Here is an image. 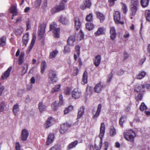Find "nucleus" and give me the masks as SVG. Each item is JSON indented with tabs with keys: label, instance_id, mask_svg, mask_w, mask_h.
I'll return each instance as SVG.
<instances>
[{
	"label": "nucleus",
	"instance_id": "nucleus-15",
	"mask_svg": "<svg viewBox=\"0 0 150 150\" xmlns=\"http://www.w3.org/2000/svg\"><path fill=\"white\" fill-rule=\"evenodd\" d=\"M53 121L54 119L52 117H49L45 124V127L47 128L50 127L52 124Z\"/></svg>",
	"mask_w": 150,
	"mask_h": 150
},
{
	"label": "nucleus",
	"instance_id": "nucleus-10",
	"mask_svg": "<svg viewBox=\"0 0 150 150\" xmlns=\"http://www.w3.org/2000/svg\"><path fill=\"white\" fill-rule=\"evenodd\" d=\"M110 33L111 39L112 40H115L116 36V33L115 27H111L110 28Z\"/></svg>",
	"mask_w": 150,
	"mask_h": 150
},
{
	"label": "nucleus",
	"instance_id": "nucleus-62",
	"mask_svg": "<svg viewBox=\"0 0 150 150\" xmlns=\"http://www.w3.org/2000/svg\"><path fill=\"white\" fill-rule=\"evenodd\" d=\"M112 74L111 73H110L108 75V79L107 80V81L108 82H109L110 81L111 79H112Z\"/></svg>",
	"mask_w": 150,
	"mask_h": 150
},
{
	"label": "nucleus",
	"instance_id": "nucleus-51",
	"mask_svg": "<svg viewBox=\"0 0 150 150\" xmlns=\"http://www.w3.org/2000/svg\"><path fill=\"white\" fill-rule=\"evenodd\" d=\"M70 49L68 46H66L64 47L63 52L64 54H67L70 52Z\"/></svg>",
	"mask_w": 150,
	"mask_h": 150
},
{
	"label": "nucleus",
	"instance_id": "nucleus-35",
	"mask_svg": "<svg viewBox=\"0 0 150 150\" xmlns=\"http://www.w3.org/2000/svg\"><path fill=\"white\" fill-rule=\"evenodd\" d=\"M59 106L57 102L55 101L52 103L51 108L54 110L56 111Z\"/></svg>",
	"mask_w": 150,
	"mask_h": 150
},
{
	"label": "nucleus",
	"instance_id": "nucleus-58",
	"mask_svg": "<svg viewBox=\"0 0 150 150\" xmlns=\"http://www.w3.org/2000/svg\"><path fill=\"white\" fill-rule=\"evenodd\" d=\"M146 60L145 56H143V57L139 60V64L141 65Z\"/></svg>",
	"mask_w": 150,
	"mask_h": 150
},
{
	"label": "nucleus",
	"instance_id": "nucleus-25",
	"mask_svg": "<svg viewBox=\"0 0 150 150\" xmlns=\"http://www.w3.org/2000/svg\"><path fill=\"white\" fill-rule=\"evenodd\" d=\"M54 139V135L53 134H51L49 135L47 138V140L46 142L47 144L49 145L53 141Z\"/></svg>",
	"mask_w": 150,
	"mask_h": 150
},
{
	"label": "nucleus",
	"instance_id": "nucleus-22",
	"mask_svg": "<svg viewBox=\"0 0 150 150\" xmlns=\"http://www.w3.org/2000/svg\"><path fill=\"white\" fill-rule=\"evenodd\" d=\"M29 34L28 33L24 35L23 38L22 42L23 44L26 45L29 40Z\"/></svg>",
	"mask_w": 150,
	"mask_h": 150
},
{
	"label": "nucleus",
	"instance_id": "nucleus-50",
	"mask_svg": "<svg viewBox=\"0 0 150 150\" xmlns=\"http://www.w3.org/2000/svg\"><path fill=\"white\" fill-rule=\"evenodd\" d=\"M147 108V107L144 103L142 102L140 106V110L141 111H144Z\"/></svg>",
	"mask_w": 150,
	"mask_h": 150
},
{
	"label": "nucleus",
	"instance_id": "nucleus-5",
	"mask_svg": "<svg viewBox=\"0 0 150 150\" xmlns=\"http://www.w3.org/2000/svg\"><path fill=\"white\" fill-rule=\"evenodd\" d=\"M105 124L103 122L101 123L100 127V133L99 134V137L100 139L99 146L101 148L102 145V139L103 138L105 131Z\"/></svg>",
	"mask_w": 150,
	"mask_h": 150
},
{
	"label": "nucleus",
	"instance_id": "nucleus-11",
	"mask_svg": "<svg viewBox=\"0 0 150 150\" xmlns=\"http://www.w3.org/2000/svg\"><path fill=\"white\" fill-rule=\"evenodd\" d=\"M72 96L75 99L78 98L81 96V92L78 89H74L71 92Z\"/></svg>",
	"mask_w": 150,
	"mask_h": 150
},
{
	"label": "nucleus",
	"instance_id": "nucleus-42",
	"mask_svg": "<svg viewBox=\"0 0 150 150\" xmlns=\"http://www.w3.org/2000/svg\"><path fill=\"white\" fill-rule=\"evenodd\" d=\"M61 87L60 85H58L55 86L54 87L52 88L51 90V92L52 93L58 91L59 90Z\"/></svg>",
	"mask_w": 150,
	"mask_h": 150
},
{
	"label": "nucleus",
	"instance_id": "nucleus-34",
	"mask_svg": "<svg viewBox=\"0 0 150 150\" xmlns=\"http://www.w3.org/2000/svg\"><path fill=\"white\" fill-rule=\"evenodd\" d=\"M58 53V51L56 50L52 51L50 53L49 58L52 59L55 58Z\"/></svg>",
	"mask_w": 150,
	"mask_h": 150
},
{
	"label": "nucleus",
	"instance_id": "nucleus-59",
	"mask_svg": "<svg viewBox=\"0 0 150 150\" xmlns=\"http://www.w3.org/2000/svg\"><path fill=\"white\" fill-rule=\"evenodd\" d=\"M16 150H20L21 146L18 142H16Z\"/></svg>",
	"mask_w": 150,
	"mask_h": 150
},
{
	"label": "nucleus",
	"instance_id": "nucleus-29",
	"mask_svg": "<svg viewBox=\"0 0 150 150\" xmlns=\"http://www.w3.org/2000/svg\"><path fill=\"white\" fill-rule=\"evenodd\" d=\"M19 107L17 104L14 105L13 108V111L15 116L17 115L18 112L19 111Z\"/></svg>",
	"mask_w": 150,
	"mask_h": 150
},
{
	"label": "nucleus",
	"instance_id": "nucleus-33",
	"mask_svg": "<svg viewBox=\"0 0 150 150\" xmlns=\"http://www.w3.org/2000/svg\"><path fill=\"white\" fill-rule=\"evenodd\" d=\"M38 107L40 112H42L45 110L46 107L42 102H40L38 104Z\"/></svg>",
	"mask_w": 150,
	"mask_h": 150
},
{
	"label": "nucleus",
	"instance_id": "nucleus-38",
	"mask_svg": "<svg viewBox=\"0 0 150 150\" xmlns=\"http://www.w3.org/2000/svg\"><path fill=\"white\" fill-rule=\"evenodd\" d=\"M84 34L82 31L80 30L77 37V40L80 41L83 38Z\"/></svg>",
	"mask_w": 150,
	"mask_h": 150
},
{
	"label": "nucleus",
	"instance_id": "nucleus-17",
	"mask_svg": "<svg viewBox=\"0 0 150 150\" xmlns=\"http://www.w3.org/2000/svg\"><path fill=\"white\" fill-rule=\"evenodd\" d=\"M75 28L76 30H78L80 28L81 23L78 18L76 17L74 20Z\"/></svg>",
	"mask_w": 150,
	"mask_h": 150
},
{
	"label": "nucleus",
	"instance_id": "nucleus-63",
	"mask_svg": "<svg viewBox=\"0 0 150 150\" xmlns=\"http://www.w3.org/2000/svg\"><path fill=\"white\" fill-rule=\"evenodd\" d=\"M124 73V71L122 70H119L117 72V74L118 75H121L123 74Z\"/></svg>",
	"mask_w": 150,
	"mask_h": 150
},
{
	"label": "nucleus",
	"instance_id": "nucleus-7",
	"mask_svg": "<svg viewBox=\"0 0 150 150\" xmlns=\"http://www.w3.org/2000/svg\"><path fill=\"white\" fill-rule=\"evenodd\" d=\"M64 8L65 6L64 4L61 3L59 5H57L56 7L52 9V13H55L58 11L64 10Z\"/></svg>",
	"mask_w": 150,
	"mask_h": 150
},
{
	"label": "nucleus",
	"instance_id": "nucleus-41",
	"mask_svg": "<svg viewBox=\"0 0 150 150\" xmlns=\"http://www.w3.org/2000/svg\"><path fill=\"white\" fill-rule=\"evenodd\" d=\"M145 16L146 20L150 22V10H146V11Z\"/></svg>",
	"mask_w": 150,
	"mask_h": 150
},
{
	"label": "nucleus",
	"instance_id": "nucleus-56",
	"mask_svg": "<svg viewBox=\"0 0 150 150\" xmlns=\"http://www.w3.org/2000/svg\"><path fill=\"white\" fill-rule=\"evenodd\" d=\"M80 47L79 45H77L76 47V53H77L78 56H79L80 54Z\"/></svg>",
	"mask_w": 150,
	"mask_h": 150
},
{
	"label": "nucleus",
	"instance_id": "nucleus-14",
	"mask_svg": "<svg viewBox=\"0 0 150 150\" xmlns=\"http://www.w3.org/2000/svg\"><path fill=\"white\" fill-rule=\"evenodd\" d=\"M59 21L63 25H66L69 23V21L66 17L61 16L59 19Z\"/></svg>",
	"mask_w": 150,
	"mask_h": 150
},
{
	"label": "nucleus",
	"instance_id": "nucleus-61",
	"mask_svg": "<svg viewBox=\"0 0 150 150\" xmlns=\"http://www.w3.org/2000/svg\"><path fill=\"white\" fill-rule=\"evenodd\" d=\"M116 0H108L109 6H111L113 5L115 3V1Z\"/></svg>",
	"mask_w": 150,
	"mask_h": 150
},
{
	"label": "nucleus",
	"instance_id": "nucleus-27",
	"mask_svg": "<svg viewBox=\"0 0 150 150\" xmlns=\"http://www.w3.org/2000/svg\"><path fill=\"white\" fill-rule=\"evenodd\" d=\"M28 67V65L27 64H24L22 68L21 75L23 76L26 73Z\"/></svg>",
	"mask_w": 150,
	"mask_h": 150
},
{
	"label": "nucleus",
	"instance_id": "nucleus-31",
	"mask_svg": "<svg viewBox=\"0 0 150 150\" xmlns=\"http://www.w3.org/2000/svg\"><path fill=\"white\" fill-rule=\"evenodd\" d=\"M84 108L83 107H81L78 110L77 117L80 118L83 115L84 113Z\"/></svg>",
	"mask_w": 150,
	"mask_h": 150
},
{
	"label": "nucleus",
	"instance_id": "nucleus-39",
	"mask_svg": "<svg viewBox=\"0 0 150 150\" xmlns=\"http://www.w3.org/2000/svg\"><path fill=\"white\" fill-rule=\"evenodd\" d=\"M24 55L25 53L23 52H22L20 55L19 58L18 59L19 64L20 65L23 62Z\"/></svg>",
	"mask_w": 150,
	"mask_h": 150
},
{
	"label": "nucleus",
	"instance_id": "nucleus-37",
	"mask_svg": "<svg viewBox=\"0 0 150 150\" xmlns=\"http://www.w3.org/2000/svg\"><path fill=\"white\" fill-rule=\"evenodd\" d=\"M104 31V29L103 28H99L97 30L95 33V34L96 35H100L103 34Z\"/></svg>",
	"mask_w": 150,
	"mask_h": 150
},
{
	"label": "nucleus",
	"instance_id": "nucleus-43",
	"mask_svg": "<svg viewBox=\"0 0 150 150\" xmlns=\"http://www.w3.org/2000/svg\"><path fill=\"white\" fill-rule=\"evenodd\" d=\"M6 44V38L5 37H2L0 38V46H2Z\"/></svg>",
	"mask_w": 150,
	"mask_h": 150
},
{
	"label": "nucleus",
	"instance_id": "nucleus-24",
	"mask_svg": "<svg viewBox=\"0 0 150 150\" xmlns=\"http://www.w3.org/2000/svg\"><path fill=\"white\" fill-rule=\"evenodd\" d=\"M10 11L11 13L13 14V16L16 15V14L17 13L16 6L14 5H12L10 9Z\"/></svg>",
	"mask_w": 150,
	"mask_h": 150
},
{
	"label": "nucleus",
	"instance_id": "nucleus-1",
	"mask_svg": "<svg viewBox=\"0 0 150 150\" xmlns=\"http://www.w3.org/2000/svg\"><path fill=\"white\" fill-rule=\"evenodd\" d=\"M124 136L126 140L133 142L135 137V133L132 130H128L124 132Z\"/></svg>",
	"mask_w": 150,
	"mask_h": 150
},
{
	"label": "nucleus",
	"instance_id": "nucleus-18",
	"mask_svg": "<svg viewBox=\"0 0 150 150\" xmlns=\"http://www.w3.org/2000/svg\"><path fill=\"white\" fill-rule=\"evenodd\" d=\"M75 40V35L71 36L69 37L67 40V43L69 45L72 46L74 45V42Z\"/></svg>",
	"mask_w": 150,
	"mask_h": 150
},
{
	"label": "nucleus",
	"instance_id": "nucleus-47",
	"mask_svg": "<svg viewBox=\"0 0 150 150\" xmlns=\"http://www.w3.org/2000/svg\"><path fill=\"white\" fill-rule=\"evenodd\" d=\"M150 85L148 84H146L144 85H143L142 86V88L143 89L142 90H139V91H137L138 92H139L141 91H143L144 89H150Z\"/></svg>",
	"mask_w": 150,
	"mask_h": 150
},
{
	"label": "nucleus",
	"instance_id": "nucleus-40",
	"mask_svg": "<svg viewBox=\"0 0 150 150\" xmlns=\"http://www.w3.org/2000/svg\"><path fill=\"white\" fill-rule=\"evenodd\" d=\"M86 28L89 30H92L94 27L93 25L90 23H87L86 24Z\"/></svg>",
	"mask_w": 150,
	"mask_h": 150
},
{
	"label": "nucleus",
	"instance_id": "nucleus-32",
	"mask_svg": "<svg viewBox=\"0 0 150 150\" xmlns=\"http://www.w3.org/2000/svg\"><path fill=\"white\" fill-rule=\"evenodd\" d=\"M23 31V28L21 27H19L16 29L15 33L16 35H20L22 34Z\"/></svg>",
	"mask_w": 150,
	"mask_h": 150
},
{
	"label": "nucleus",
	"instance_id": "nucleus-57",
	"mask_svg": "<svg viewBox=\"0 0 150 150\" xmlns=\"http://www.w3.org/2000/svg\"><path fill=\"white\" fill-rule=\"evenodd\" d=\"M60 147L58 145H55L51 147L49 150H59Z\"/></svg>",
	"mask_w": 150,
	"mask_h": 150
},
{
	"label": "nucleus",
	"instance_id": "nucleus-36",
	"mask_svg": "<svg viewBox=\"0 0 150 150\" xmlns=\"http://www.w3.org/2000/svg\"><path fill=\"white\" fill-rule=\"evenodd\" d=\"M149 0H141L140 3L142 6L143 8L147 7L149 4Z\"/></svg>",
	"mask_w": 150,
	"mask_h": 150
},
{
	"label": "nucleus",
	"instance_id": "nucleus-44",
	"mask_svg": "<svg viewBox=\"0 0 150 150\" xmlns=\"http://www.w3.org/2000/svg\"><path fill=\"white\" fill-rule=\"evenodd\" d=\"M46 67V62H43L41 64V72L42 73H43Z\"/></svg>",
	"mask_w": 150,
	"mask_h": 150
},
{
	"label": "nucleus",
	"instance_id": "nucleus-8",
	"mask_svg": "<svg viewBox=\"0 0 150 150\" xmlns=\"http://www.w3.org/2000/svg\"><path fill=\"white\" fill-rule=\"evenodd\" d=\"M29 134V133L27 130L25 129H23L21 134V139L23 141L26 140Z\"/></svg>",
	"mask_w": 150,
	"mask_h": 150
},
{
	"label": "nucleus",
	"instance_id": "nucleus-55",
	"mask_svg": "<svg viewBox=\"0 0 150 150\" xmlns=\"http://www.w3.org/2000/svg\"><path fill=\"white\" fill-rule=\"evenodd\" d=\"M116 134L115 129L114 128H111L110 131V135L111 136H114Z\"/></svg>",
	"mask_w": 150,
	"mask_h": 150
},
{
	"label": "nucleus",
	"instance_id": "nucleus-6",
	"mask_svg": "<svg viewBox=\"0 0 150 150\" xmlns=\"http://www.w3.org/2000/svg\"><path fill=\"white\" fill-rule=\"evenodd\" d=\"M114 20L116 24H123L124 22L120 21V14L119 12L116 11L113 14Z\"/></svg>",
	"mask_w": 150,
	"mask_h": 150
},
{
	"label": "nucleus",
	"instance_id": "nucleus-46",
	"mask_svg": "<svg viewBox=\"0 0 150 150\" xmlns=\"http://www.w3.org/2000/svg\"><path fill=\"white\" fill-rule=\"evenodd\" d=\"M71 91L70 88L69 87H67L64 89V93L66 95H68L70 94Z\"/></svg>",
	"mask_w": 150,
	"mask_h": 150
},
{
	"label": "nucleus",
	"instance_id": "nucleus-23",
	"mask_svg": "<svg viewBox=\"0 0 150 150\" xmlns=\"http://www.w3.org/2000/svg\"><path fill=\"white\" fill-rule=\"evenodd\" d=\"M101 107L102 106L101 104H98L96 112L95 115L93 117V118L95 119L99 116L101 111Z\"/></svg>",
	"mask_w": 150,
	"mask_h": 150
},
{
	"label": "nucleus",
	"instance_id": "nucleus-9",
	"mask_svg": "<svg viewBox=\"0 0 150 150\" xmlns=\"http://www.w3.org/2000/svg\"><path fill=\"white\" fill-rule=\"evenodd\" d=\"M91 5V0H84L83 4L81 6L80 8L83 10L86 8H89Z\"/></svg>",
	"mask_w": 150,
	"mask_h": 150
},
{
	"label": "nucleus",
	"instance_id": "nucleus-16",
	"mask_svg": "<svg viewBox=\"0 0 150 150\" xmlns=\"http://www.w3.org/2000/svg\"><path fill=\"white\" fill-rule=\"evenodd\" d=\"M12 69V67H9L1 76L2 79L4 80L6 79L10 74V72Z\"/></svg>",
	"mask_w": 150,
	"mask_h": 150
},
{
	"label": "nucleus",
	"instance_id": "nucleus-12",
	"mask_svg": "<svg viewBox=\"0 0 150 150\" xmlns=\"http://www.w3.org/2000/svg\"><path fill=\"white\" fill-rule=\"evenodd\" d=\"M36 36L35 35V34L34 33H33V38L30 44L29 47L28 49L26 51L27 53H29L32 49L35 43V42L36 39Z\"/></svg>",
	"mask_w": 150,
	"mask_h": 150
},
{
	"label": "nucleus",
	"instance_id": "nucleus-64",
	"mask_svg": "<svg viewBox=\"0 0 150 150\" xmlns=\"http://www.w3.org/2000/svg\"><path fill=\"white\" fill-rule=\"evenodd\" d=\"M105 144V150H107V148L108 146V142H106L104 143Z\"/></svg>",
	"mask_w": 150,
	"mask_h": 150
},
{
	"label": "nucleus",
	"instance_id": "nucleus-30",
	"mask_svg": "<svg viewBox=\"0 0 150 150\" xmlns=\"http://www.w3.org/2000/svg\"><path fill=\"white\" fill-rule=\"evenodd\" d=\"M146 74V73L144 71H141L137 76L136 78L137 79H140L144 77Z\"/></svg>",
	"mask_w": 150,
	"mask_h": 150
},
{
	"label": "nucleus",
	"instance_id": "nucleus-4",
	"mask_svg": "<svg viewBox=\"0 0 150 150\" xmlns=\"http://www.w3.org/2000/svg\"><path fill=\"white\" fill-rule=\"evenodd\" d=\"M57 80L56 72L53 70H50L49 74L48 81L50 83H54L57 82Z\"/></svg>",
	"mask_w": 150,
	"mask_h": 150
},
{
	"label": "nucleus",
	"instance_id": "nucleus-28",
	"mask_svg": "<svg viewBox=\"0 0 150 150\" xmlns=\"http://www.w3.org/2000/svg\"><path fill=\"white\" fill-rule=\"evenodd\" d=\"M78 143V142L77 141H74L70 144L67 146V150H69L74 147Z\"/></svg>",
	"mask_w": 150,
	"mask_h": 150
},
{
	"label": "nucleus",
	"instance_id": "nucleus-2",
	"mask_svg": "<svg viewBox=\"0 0 150 150\" xmlns=\"http://www.w3.org/2000/svg\"><path fill=\"white\" fill-rule=\"evenodd\" d=\"M130 6L132 11V15L134 16L139 6L138 0H131Z\"/></svg>",
	"mask_w": 150,
	"mask_h": 150
},
{
	"label": "nucleus",
	"instance_id": "nucleus-21",
	"mask_svg": "<svg viewBox=\"0 0 150 150\" xmlns=\"http://www.w3.org/2000/svg\"><path fill=\"white\" fill-rule=\"evenodd\" d=\"M87 71H85L83 75L81 83L83 84H85L87 83Z\"/></svg>",
	"mask_w": 150,
	"mask_h": 150
},
{
	"label": "nucleus",
	"instance_id": "nucleus-60",
	"mask_svg": "<svg viewBox=\"0 0 150 150\" xmlns=\"http://www.w3.org/2000/svg\"><path fill=\"white\" fill-rule=\"evenodd\" d=\"M4 89V86L1 85V83H0V96L2 94V92Z\"/></svg>",
	"mask_w": 150,
	"mask_h": 150
},
{
	"label": "nucleus",
	"instance_id": "nucleus-19",
	"mask_svg": "<svg viewBox=\"0 0 150 150\" xmlns=\"http://www.w3.org/2000/svg\"><path fill=\"white\" fill-rule=\"evenodd\" d=\"M96 14L97 18L100 20V22H102L105 19V16L103 14L98 11L96 12Z\"/></svg>",
	"mask_w": 150,
	"mask_h": 150
},
{
	"label": "nucleus",
	"instance_id": "nucleus-20",
	"mask_svg": "<svg viewBox=\"0 0 150 150\" xmlns=\"http://www.w3.org/2000/svg\"><path fill=\"white\" fill-rule=\"evenodd\" d=\"M103 88V86L101 83L97 84L94 88L95 92L98 93L100 92Z\"/></svg>",
	"mask_w": 150,
	"mask_h": 150
},
{
	"label": "nucleus",
	"instance_id": "nucleus-49",
	"mask_svg": "<svg viewBox=\"0 0 150 150\" xmlns=\"http://www.w3.org/2000/svg\"><path fill=\"white\" fill-rule=\"evenodd\" d=\"M93 15L91 13H90L86 17V20L87 21H91L92 20Z\"/></svg>",
	"mask_w": 150,
	"mask_h": 150
},
{
	"label": "nucleus",
	"instance_id": "nucleus-3",
	"mask_svg": "<svg viewBox=\"0 0 150 150\" xmlns=\"http://www.w3.org/2000/svg\"><path fill=\"white\" fill-rule=\"evenodd\" d=\"M57 25L56 24L53 22L50 25V30H53V32L54 36L56 38H58L59 36L60 29L59 28H57Z\"/></svg>",
	"mask_w": 150,
	"mask_h": 150
},
{
	"label": "nucleus",
	"instance_id": "nucleus-53",
	"mask_svg": "<svg viewBox=\"0 0 150 150\" xmlns=\"http://www.w3.org/2000/svg\"><path fill=\"white\" fill-rule=\"evenodd\" d=\"M67 126L66 124H64L62 127H61V128L60 130V132L61 133L64 134L65 133L67 130V129H64V127L65 126Z\"/></svg>",
	"mask_w": 150,
	"mask_h": 150
},
{
	"label": "nucleus",
	"instance_id": "nucleus-26",
	"mask_svg": "<svg viewBox=\"0 0 150 150\" xmlns=\"http://www.w3.org/2000/svg\"><path fill=\"white\" fill-rule=\"evenodd\" d=\"M101 57L99 55H98L96 56L94 61V64L96 67H98L101 61Z\"/></svg>",
	"mask_w": 150,
	"mask_h": 150
},
{
	"label": "nucleus",
	"instance_id": "nucleus-52",
	"mask_svg": "<svg viewBox=\"0 0 150 150\" xmlns=\"http://www.w3.org/2000/svg\"><path fill=\"white\" fill-rule=\"evenodd\" d=\"M126 117L125 116H122L120 119L119 122L120 125L122 126L123 125L124 122L125 120Z\"/></svg>",
	"mask_w": 150,
	"mask_h": 150
},
{
	"label": "nucleus",
	"instance_id": "nucleus-54",
	"mask_svg": "<svg viewBox=\"0 0 150 150\" xmlns=\"http://www.w3.org/2000/svg\"><path fill=\"white\" fill-rule=\"evenodd\" d=\"M5 105L3 102H0V112H3L4 109Z\"/></svg>",
	"mask_w": 150,
	"mask_h": 150
},
{
	"label": "nucleus",
	"instance_id": "nucleus-48",
	"mask_svg": "<svg viewBox=\"0 0 150 150\" xmlns=\"http://www.w3.org/2000/svg\"><path fill=\"white\" fill-rule=\"evenodd\" d=\"M122 9L124 13H126L127 11V8L126 5L124 4H122Z\"/></svg>",
	"mask_w": 150,
	"mask_h": 150
},
{
	"label": "nucleus",
	"instance_id": "nucleus-13",
	"mask_svg": "<svg viewBox=\"0 0 150 150\" xmlns=\"http://www.w3.org/2000/svg\"><path fill=\"white\" fill-rule=\"evenodd\" d=\"M46 25L45 24H41L40 27L39 28V35L41 37L44 36L45 32V28Z\"/></svg>",
	"mask_w": 150,
	"mask_h": 150
},
{
	"label": "nucleus",
	"instance_id": "nucleus-45",
	"mask_svg": "<svg viewBox=\"0 0 150 150\" xmlns=\"http://www.w3.org/2000/svg\"><path fill=\"white\" fill-rule=\"evenodd\" d=\"M42 2V0H36L34 2V6L36 8L39 7Z\"/></svg>",
	"mask_w": 150,
	"mask_h": 150
}]
</instances>
